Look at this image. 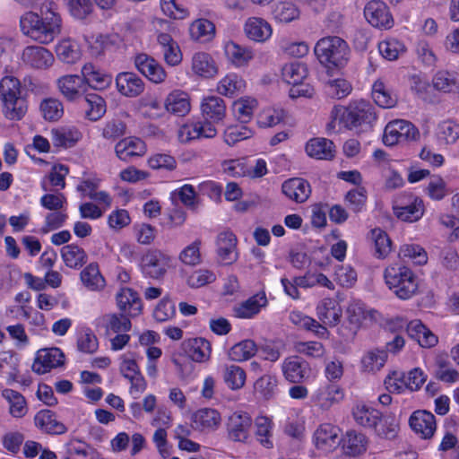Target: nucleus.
I'll return each mask as SVG.
<instances>
[{
	"mask_svg": "<svg viewBox=\"0 0 459 459\" xmlns=\"http://www.w3.org/2000/svg\"><path fill=\"white\" fill-rule=\"evenodd\" d=\"M246 87L245 81L237 74H229L221 79L217 86L220 94L233 97L241 93Z\"/></svg>",
	"mask_w": 459,
	"mask_h": 459,
	"instance_id": "43",
	"label": "nucleus"
},
{
	"mask_svg": "<svg viewBox=\"0 0 459 459\" xmlns=\"http://www.w3.org/2000/svg\"><path fill=\"white\" fill-rule=\"evenodd\" d=\"M0 100L3 114L10 120H20L27 112V101L22 96L20 81L13 76H5L0 81Z\"/></svg>",
	"mask_w": 459,
	"mask_h": 459,
	"instance_id": "4",
	"label": "nucleus"
},
{
	"mask_svg": "<svg viewBox=\"0 0 459 459\" xmlns=\"http://www.w3.org/2000/svg\"><path fill=\"white\" fill-rule=\"evenodd\" d=\"M364 16L368 23L380 30H388L394 25L387 5L379 0H372L366 4Z\"/></svg>",
	"mask_w": 459,
	"mask_h": 459,
	"instance_id": "11",
	"label": "nucleus"
},
{
	"mask_svg": "<svg viewBox=\"0 0 459 459\" xmlns=\"http://www.w3.org/2000/svg\"><path fill=\"white\" fill-rule=\"evenodd\" d=\"M377 310H367L360 300L351 301L346 308V317L338 328V334L345 339H352L366 320H376Z\"/></svg>",
	"mask_w": 459,
	"mask_h": 459,
	"instance_id": "6",
	"label": "nucleus"
},
{
	"mask_svg": "<svg viewBox=\"0 0 459 459\" xmlns=\"http://www.w3.org/2000/svg\"><path fill=\"white\" fill-rule=\"evenodd\" d=\"M343 398L342 390L333 385H328L324 390H320L316 400L318 406L323 410L329 409L333 403L340 402Z\"/></svg>",
	"mask_w": 459,
	"mask_h": 459,
	"instance_id": "56",
	"label": "nucleus"
},
{
	"mask_svg": "<svg viewBox=\"0 0 459 459\" xmlns=\"http://www.w3.org/2000/svg\"><path fill=\"white\" fill-rule=\"evenodd\" d=\"M285 112L281 108H268L260 112L257 124L260 127L267 128L279 125L283 121Z\"/></svg>",
	"mask_w": 459,
	"mask_h": 459,
	"instance_id": "61",
	"label": "nucleus"
},
{
	"mask_svg": "<svg viewBox=\"0 0 459 459\" xmlns=\"http://www.w3.org/2000/svg\"><path fill=\"white\" fill-rule=\"evenodd\" d=\"M368 444L367 436L353 429L347 430L340 440L343 454L351 457L363 455L367 451Z\"/></svg>",
	"mask_w": 459,
	"mask_h": 459,
	"instance_id": "18",
	"label": "nucleus"
},
{
	"mask_svg": "<svg viewBox=\"0 0 459 459\" xmlns=\"http://www.w3.org/2000/svg\"><path fill=\"white\" fill-rule=\"evenodd\" d=\"M281 75L288 84L298 86L307 76V68L302 62H290L282 67Z\"/></svg>",
	"mask_w": 459,
	"mask_h": 459,
	"instance_id": "41",
	"label": "nucleus"
},
{
	"mask_svg": "<svg viewBox=\"0 0 459 459\" xmlns=\"http://www.w3.org/2000/svg\"><path fill=\"white\" fill-rule=\"evenodd\" d=\"M409 82L411 91L420 99L427 100L429 97V88L430 86L427 74L413 71L409 74Z\"/></svg>",
	"mask_w": 459,
	"mask_h": 459,
	"instance_id": "53",
	"label": "nucleus"
},
{
	"mask_svg": "<svg viewBox=\"0 0 459 459\" xmlns=\"http://www.w3.org/2000/svg\"><path fill=\"white\" fill-rule=\"evenodd\" d=\"M326 94L333 99H342L351 91V85L342 78L330 80L325 86Z\"/></svg>",
	"mask_w": 459,
	"mask_h": 459,
	"instance_id": "64",
	"label": "nucleus"
},
{
	"mask_svg": "<svg viewBox=\"0 0 459 459\" xmlns=\"http://www.w3.org/2000/svg\"><path fill=\"white\" fill-rule=\"evenodd\" d=\"M217 255L222 264H231L237 258V238L231 231H223L217 236Z\"/></svg>",
	"mask_w": 459,
	"mask_h": 459,
	"instance_id": "19",
	"label": "nucleus"
},
{
	"mask_svg": "<svg viewBox=\"0 0 459 459\" xmlns=\"http://www.w3.org/2000/svg\"><path fill=\"white\" fill-rule=\"evenodd\" d=\"M387 357L384 350L370 351L361 359L362 368L368 372L379 371L385 366Z\"/></svg>",
	"mask_w": 459,
	"mask_h": 459,
	"instance_id": "58",
	"label": "nucleus"
},
{
	"mask_svg": "<svg viewBox=\"0 0 459 459\" xmlns=\"http://www.w3.org/2000/svg\"><path fill=\"white\" fill-rule=\"evenodd\" d=\"M34 424L42 433L48 435H63L67 431L66 426L57 420L56 412L48 409L36 412Z\"/></svg>",
	"mask_w": 459,
	"mask_h": 459,
	"instance_id": "16",
	"label": "nucleus"
},
{
	"mask_svg": "<svg viewBox=\"0 0 459 459\" xmlns=\"http://www.w3.org/2000/svg\"><path fill=\"white\" fill-rule=\"evenodd\" d=\"M1 395L7 402L8 411L13 418L22 419L28 414V402L20 392L11 388H4L2 390Z\"/></svg>",
	"mask_w": 459,
	"mask_h": 459,
	"instance_id": "28",
	"label": "nucleus"
},
{
	"mask_svg": "<svg viewBox=\"0 0 459 459\" xmlns=\"http://www.w3.org/2000/svg\"><path fill=\"white\" fill-rule=\"evenodd\" d=\"M135 68L153 83H161L167 77L163 66L152 56L145 54H137L134 58Z\"/></svg>",
	"mask_w": 459,
	"mask_h": 459,
	"instance_id": "13",
	"label": "nucleus"
},
{
	"mask_svg": "<svg viewBox=\"0 0 459 459\" xmlns=\"http://www.w3.org/2000/svg\"><path fill=\"white\" fill-rule=\"evenodd\" d=\"M58 58L67 64H74L80 59L81 53L76 44L69 39L62 40L56 48Z\"/></svg>",
	"mask_w": 459,
	"mask_h": 459,
	"instance_id": "62",
	"label": "nucleus"
},
{
	"mask_svg": "<svg viewBox=\"0 0 459 459\" xmlns=\"http://www.w3.org/2000/svg\"><path fill=\"white\" fill-rule=\"evenodd\" d=\"M103 321L107 333H127L132 327L131 320L123 314H108L103 316Z\"/></svg>",
	"mask_w": 459,
	"mask_h": 459,
	"instance_id": "52",
	"label": "nucleus"
},
{
	"mask_svg": "<svg viewBox=\"0 0 459 459\" xmlns=\"http://www.w3.org/2000/svg\"><path fill=\"white\" fill-rule=\"evenodd\" d=\"M258 351L254 340L245 339L234 344L229 351V358L236 362L247 361L253 358Z\"/></svg>",
	"mask_w": 459,
	"mask_h": 459,
	"instance_id": "39",
	"label": "nucleus"
},
{
	"mask_svg": "<svg viewBox=\"0 0 459 459\" xmlns=\"http://www.w3.org/2000/svg\"><path fill=\"white\" fill-rule=\"evenodd\" d=\"M52 143L56 147H73L80 139V133L75 128L61 127L51 131Z\"/></svg>",
	"mask_w": 459,
	"mask_h": 459,
	"instance_id": "47",
	"label": "nucleus"
},
{
	"mask_svg": "<svg viewBox=\"0 0 459 459\" xmlns=\"http://www.w3.org/2000/svg\"><path fill=\"white\" fill-rule=\"evenodd\" d=\"M416 127L409 121L397 119L389 122L384 131L383 142L386 146L416 139Z\"/></svg>",
	"mask_w": 459,
	"mask_h": 459,
	"instance_id": "7",
	"label": "nucleus"
},
{
	"mask_svg": "<svg viewBox=\"0 0 459 459\" xmlns=\"http://www.w3.org/2000/svg\"><path fill=\"white\" fill-rule=\"evenodd\" d=\"M116 85L118 92L127 98L138 97L145 89L142 78L132 72L119 73L116 77Z\"/></svg>",
	"mask_w": 459,
	"mask_h": 459,
	"instance_id": "17",
	"label": "nucleus"
},
{
	"mask_svg": "<svg viewBox=\"0 0 459 459\" xmlns=\"http://www.w3.org/2000/svg\"><path fill=\"white\" fill-rule=\"evenodd\" d=\"M223 378L230 390H239L246 384L247 374L241 367L231 364L225 367Z\"/></svg>",
	"mask_w": 459,
	"mask_h": 459,
	"instance_id": "49",
	"label": "nucleus"
},
{
	"mask_svg": "<svg viewBox=\"0 0 459 459\" xmlns=\"http://www.w3.org/2000/svg\"><path fill=\"white\" fill-rule=\"evenodd\" d=\"M409 425L420 438H430V411L426 410L413 411L410 416Z\"/></svg>",
	"mask_w": 459,
	"mask_h": 459,
	"instance_id": "36",
	"label": "nucleus"
},
{
	"mask_svg": "<svg viewBox=\"0 0 459 459\" xmlns=\"http://www.w3.org/2000/svg\"><path fill=\"white\" fill-rule=\"evenodd\" d=\"M171 257L160 250L150 249L142 257L143 273L153 279L162 277L170 266Z\"/></svg>",
	"mask_w": 459,
	"mask_h": 459,
	"instance_id": "8",
	"label": "nucleus"
},
{
	"mask_svg": "<svg viewBox=\"0 0 459 459\" xmlns=\"http://www.w3.org/2000/svg\"><path fill=\"white\" fill-rule=\"evenodd\" d=\"M61 256L66 266L70 268L82 267L87 261L85 251L78 245L70 244L62 247Z\"/></svg>",
	"mask_w": 459,
	"mask_h": 459,
	"instance_id": "44",
	"label": "nucleus"
},
{
	"mask_svg": "<svg viewBox=\"0 0 459 459\" xmlns=\"http://www.w3.org/2000/svg\"><path fill=\"white\" fill-rule=\"evenodd\" d=\"M182 349L190 359L200 363L207 361L212 353L211 342L202 337L185 340L182 342Z\"/></svg>",
	"mask_w": 459,
	"mask_h": 459,
	"instance_id": "22",
	"label": "nucleus"
},
{
	"mask_svg": "<svg viewBox=\"0 0 459 459\" xmlns=\"http://www.w3.org/2000/svg\"><path fill=\"white\" fill-rule=\"evenodd\" d=\"M82 77L84 80L85 88L88 87L101 91L108 88L112 78L109 74L96 68L92 64L88 63L82 68Z\"/></svg>",
	"mask_w": 459,
	"mask_h": 459,
	"instance_id": "27",
	"label": "nucleus"
},
{
	"mask_svg": "<svg viewBox=\"0 0 459 459\" xmlns=\"http://www.w3.org/2000/svg\"><path fill=\"white\" fill-rule=\"evenodd\" d=\"M62 94L69 100H75L86 91L84 80L77 74L62 76L57 81Z\"/></svg>",
	"mask_w": 459,
	"mask_h": 459,
	"instance_id": "29",
	"label": "nucleus"
},
{
	"mask_svg": "<svg viewBox=\"0 0 459 459\" xmlns=\"http://www.w3.org/2000/svg\"><path fill=\"white\" fill-rule=\"evenodd\" d=\"M62 24L58 5L53 1L42 3L39 14L28 12L20 20L23 34L41 44L52 42L61 33Z\"/></svg>",
	"mask_w": 459,
	"mask_h": 459,
	"instance_id": "1",
	"label": "nucleus"
},
{
	"mask_svg": "<svg viewBox=\"0 0 459 459\" xmlns=\"http://www.w3.org/2000/svg\"><path fill=\"white\" fill-rule=\"evenodd\" d=\"M372 98L377 105L384 108H390L395 106L397 100L382 80H377L372 85Z\"/></svg>",
	"mask_w": 459,
	"mask_h": 459,
	"instance_id": "48",
	"label": "nucleus"
},
{
	"mask_svg": "<svg viewBox=\"0 0 459 459\" xmlns=\"http://www.w3.org/2000/svg\"><path fill=\"white\" fill-rule=\"evenodd\" d=\"M396 217L403 221H416L423 215V202L414 197L412 202L405 205H395L394 207Z\"/></svg>",
	"mask_w": 459,
	"mask_h": 459,
	"instance_id": "40",
	"label": "nucleus"
},
{
	"mask_svg": "<svg viewBox=\"0 0 459 459\" xmlns=\"http://www.w3.org/2000/svg\"><path fill=\"white\" fill-rule=\"evenodd\" d=\"M23 62L37 69H46L52 65L54 56L47 48L39 46H29L22 51Z\"/></svg>",
	"mask_w": 459,
	"mask_h": 459,
	"instance_id": "23",
	"label": "nucleus"
},
{
	"mask_svg": "<svg viewBox=\"0 0 459 459\" xmlns=\"http://www.w3.org/2000/svg\"><path fill=\"white\" fill-rule=\"evenodd\" d=\"M318 61L327 68L343 67L350 56V48L340 37H325L317 41L314 48Z\"/></svg>",
	"mask_w": 459,
	"mask_h": 459,
	"instance_id": "5",
	"label": "nucleus"
},
{
	"mask_svg": "<svg viewBox=\"0 0 459 459\" xmlns=\"http://www.w3.org/2000/svg\"><path fill=\"white\" fill-rule=\"evenodd\" d=\"M221 420L219 411L211 408L199 409L192 416L194 427L199 430L213 429Z\"/></svg>",
	"mask_w": 459,
	"mask_h": 459,
	"instance_id": "35",
	"label": "nucleus"
},
{
	"mask_svg": "<svg viewBox=\"0 0 459 459\" xmlns=\"http://www.w3.org/2000/svg\"><path fill=\"white\" fill-rule=\"evenodd\" d=\"M273 14L276 21L288 23L298 19L300 12L291 2H280L275 5Z\"/></svg>",
	"mask_w": 459,
	"mask_h": 459,
	"instance_id": "60",
	"label": "nucleus"
},
{
	"mask_svg": "<svg viewBox=\"0 0 459 459\" xmlns=\"http://www.w3.org/2000/svg\"><path fill=\"white\" fill-rule=\"evenodd\" d=\"M165 108L175 116H186L191 108L188 94L179 90L171 91L165 100Z\"/></svg>",
	"mask_w": 459,
	"mask_h": 459,
	"instance_id": "31",
	"label": "nucleus"
},
{
	"mask_svg": "<svg viewBox=\"0 0 459 459\" xmlns=\"http://www.w3.org/2000/svg\"><path fill=\"white\" fill-rule=\"evenodd\" d=\"M332 117L347 129L360 127L366 130L372 126V123L377 119V114L370 102L360 100L351 102L347 107H335L332 111Z\"/></svg>",
	"mask_w": 459,
	"mask_h": 459,
	"instance_id": "3",
	"label": "nucleus"
},
{
	"mask_svg": "<svg viewBox=\"0 0 459 459\" xmlns=\"http://www.w3.org/2000/svg\"><path fill=\"white\" fill-rule=\"evenodd\" d=\"M115 152L119 160L131 161L134 158L144 154L145 144L139 138L127 137L122 139L116 144Z\"/></svg>",
	"mask_w": 459,
	"mask_h": 459,
	"instance_id": "25",
	"label": "nucleus"
},
{
	"mask_svg": "<svg viewBox=\"0 0 459 459\" xmlns=\"http://www.w3.org/2000/svg\"><path fill=\"white\" fill-rule=\"evenodd\" d=\"M86 102V117L91 121H97L106 113V102L102 97L97 94H88L84 97Z\"/></svg>",
	"mask_w": 459,
	"mask_h": 459,
	"instance_id": "54",
	"label": "nucleus"
},
{
	"mask_svg": "<svg viewBox=\"0 0 459 459\" xmlns=\"http://www.w3.org/2000/svg\"><path fill=\"white\" fill-rule=\"evenodd\" d=\"M399 257L401 259H410L415 264H425L428 262V253L417 244H406L400 247Z\"/></svg>",
	"mask_w": 459,
	"mask_h": 459,
	"instance_id": "59",
	"label": "nucleus"
},
{
	"mask_svg": "<svg viewBox=\"0 0 459 459\" xmlns=\"http://www.w3.org/2000/svg\"><path fill=\"white\" fill-rule=\"evenodd\" d=\"M189 34L195 41L209 42L215 36V25L207 19H197L191 23Z\"/></svg>",
	"mask_w": 459,
	"mask_h": 459,
	"instance_id": "37",
	"label": "nucleus"
},
{
	"mask_svg": "<svg viewBox=\"0 0 459 459\" xmlns=\"http://www.w3.org/2000/svg\"><path fill=\"white\" fill-rule=\"evenodd\" d=\"M282 193L291 201L296 203L305 202L311 194L309 183L299 178H290L281 186Z\"/></svg>",
	"mask_w": 459,
	"mask_h": 459,
	"instance_id": "26",
	"label": "nucleus"
},
{
	"mask_svg": "<svg viewBox=\"0 0 459 459\" xmlns=\"http://www.w3.org/2000/svg\"><path fill=\"white\" fill-rule=\"evenodd\" d=\"M333 143L325 138H315L306 145L308 156L317 160H331L334 156Z\"/></svg>",
	"mask_w": 459,
	"mask_h": 459,
	"instance_id": "34",
	"label": "nucleus"
},
{
	"mask_svg": "<svg viewBox=\"0 0 459 459\" xmlns=\"http://www.w3.org/2000/svg\"><path fill=\"white\" fill-rule=\"evenodd\" d=\"M390 324H395L400 327L406 325L407 333L412 340L423 348H430V330L420 320L414 319L406 323L403 318L396 317Z\"/></svg>",
	"mask_w": 459,
	"mask_h": 459,
	"instance_id": "24",
	"label": "nucleus"
},
{
	"mask_svg": "<svg viewBox=\"0 0 459 459\" xmlns=\"http://www.w3.org/2000/svg\"><path fill=\"white\" fill-rule=\"evenodd\" d=\"M382 412L365 403H358L352 409L355 422L368 429H374L381 420Z\"/></svg>",
	"mask_w": 459,
	"mask_h": 459,
	"instance_id": "32",
	"label": "nucleus"
},
{
	"mask_svg": "<svg viewBox=\"0 0 459 459\" xmlns=\"http://www.w3.org/2000/svg\"><path fill=\"white\" fill-rule=\"evenodd\" d=\"M116 299L119 310L129 316L134 317L142 313L143 302L134 289H120Z\"/></svg>",
	"mask_w": 459,
	"mask_h": 459,
	"instance_id": "21",
	"label": "nucleus"
},
{
	"mask_svg": "<svg viewBox=\"0 0 459 459\" xmlns=\"http://www.w3.org/2000/svg\"><path fill=\"white\" fill-rule=\"evenodd\" d=\"M247 36L256 42H264L272 35L271 25L264 19L257 17L249 18L245 24Z\"/></svg>",
	"mask_w": 459,
	"mask_h": 459,
	"instance_id": "33",
	"label": "nucleus"
},
{
	"mask_svg": "<svg viewBox=\"0 0 459 459\" xmlns=\"http://www.w3.org/2000/svg\"><path fill=\"white\" fill-rule=\"evenodd\" d=\"M405 381V373L394 370L385 377L384 385L389 393L400 394L407 392Z\"/></svg>",
	"mask_w": 459,
	"mask_h": 459,
	"instance_id": "63",
	"label": "nucleus"
},
{
	"mask_svg": "<svg viewBox=\"0 0 459 459\" xmlns=\"http://www.w3.org/2000/svg\"><path fill=\"white\" fill-rule=\"evenodd\" d=\"M200 108L204 121H189L181 126L178 132L180 143L216 136L215 125L222 122L226 117L225 101L218 96H207L202 100Z\"/></svg>",
	"mask_w": 459,
	"mask_h": 459,
	"instance_id": "2",
	"label": "nucleus"
},
{
	"mask_svg": "<svg viewBox=\"0 0 459 459\" xmlns=\"http://www.w3.org/2000/svg\"><path fill=\"white\" fill-rule=\"evenodd\" d=\"M281 371L284 378L292 384L306 382L311 373L309 363L299 355L289 356L281 364Z\"/></svg>",
	"mask_w": 459,
	"mask_h": 459,
	"instance_id": "9",
	"label": "nucleus"
},
{
	"mask_svg": "<svg viewBox=\"0 0 459 459\" xmlns=\"http://www.w3.org/2000/svg\"><path fill=\"white\" fill-rule=\"evenodd\" d=\"M316 312L319 321L329 327L337 326L342 316L340 302L333 298L322 299L316 305Z\"/></svg>",
	"mask_w": 459,
	"mask_h": 459,
	"instance_id": "15",
	"label": "nucleus"
},
{
	"mask_svg": "<svg viewBox=\"0 0 459 459\" xmlns=\"http://www.w3.org/2000/svg\"><path fill=\"white\" fill-rule=\"evenodd\" d=\"M378 50L385 59L394 61L405 53L406 47L401 40L389 38L378 44Z\"/></svg>",
	"mask_w": 459,
	"mask_h": 459,
	"instance_id": "51",
	"label": "nucleus"
},
{
	"mask_svg": "<svg viewBox=\"0 0 459 459\" xmlns=\"http://www.w3.org/2000/svg\"><path fill=\"white\" fill-rule=\"evenodd\" d=\"M77 349L82 353L92 354L99 349V341L90 327H82L76 333Z\"/></svg>",
	"mask_w": 459,
	"mask_h": 459,
	"instance_id": "46",
	"label": "nucleus"
},
{
	"mask_svg": "<svg viewBox=\"0 0 459 459\" xmlns=\"http://www.w3.org/2000/svg\"><path fill=\"white\" fill-rule=\"evenodd\" d=\"M436 136L441 143H455L459 138V125L451 120L443 121L437 127Z\"/></svg>",
	"mask_w": 459,
	"mask_h": 459,
	"instance_id": "57",
	"label": "nucleus"
},
{
	"mask_svg": "<svg viewBox=\"0 0 459 459\" xmlns=\"http://www.w3.org/2000/svg\"><path fill=\"white\" fill-rule=\"evenodd\" d=\"M432 87L443 92L459 91V75L447 71H439L432 78Z\"/></svg>",
	"mask_w": 459,
	"mask_h": 459,
	"instance_id": "45",
	"label": "nucleus"
},
{
	"mask_svg": "<svg viewBox=\"0 0 459 459\" xmlns=\"http://www.w3.org/2000/svg\"><path fill=\"white\" fill-rule=\"evenodd\" d=\"M251 425L252 418L247 412L232 413L227 422L228 437L234 442H246L249 437Z\"/></svg>",
	"mask_w": 459,
	"mask_h": 459,
	"instance_id": "14",
	"label": "nucleus"
},
{
	"mask_svg": "<svg viewBox=\"0 0 459 459\" xmlns=\"http://www.w3.org/2000/svg\"><path fill=\"white\" fill-rule=\"evenodd\" d=\"M255 437L256 440L267 449L273 447L272 439L273 422L265 416H259L255 419Z\"/></svg>",
	"mask_w": 459,
	"mask_h": 459,
	"instance_id": "42",
	"label": "nucleus"
},
{
	"mask_svg": "<svg viewBox=\"0 0 459 459\" xmlns=\"http://www.w3.org/2000/svg\"><path fill=\"white\" fill-rule=\"evenodd\" d=\"M192 70L197 75L211 78L217 74V67L212 56L204 52H197L192 57Z\"/></svg>",
	"mask_w": 459,
	"mask_h": 459,
	"instance_id": "38",
	"label": "nucleus"
},
{
	"mask_svg": "<svg viewBox=\"0 0 459 459\" xmlns=\"http://www.w3.org/2000/svg\"><path fill=\"white\" fill-rule=\"evenodd\" d=\"M369 238L374 242L376 255L378 258H384L390 253L392 242L385 231L375 228L370 230Z\"/></svg>",
	"mask_w": 459,
	"mask_h": 459,
	"instance_id": "55",
	"label": "nucleus"
},
{
	"mask_svg": "<svg viewBox=\"0 0 459 459\" xmlns=\"http://www.w3.org/2000/svg\"><path fill=\"white\" fill-rule=\"evenodd\" d=\"M278 380L276 376L264 374L259 377L254 383L255 393L264 400L273 398L277 391Z\"/></svg>",
	"mask_w": 459,
	"mask_h": 459,
	"instance_id": "50",
	"label": "nucleus"
},
{
	"mask_svg": "<svg viewBox=\"0 0 459 459\" xmlns=\"http://www.w3.org/2000/svg\"><path fill=\"white\" fill-rule=\"evenodd\" d=\"M341 429L331 423L320 424L314 433V445L325 453L333 452L340 446Z\"/></svg>",
	"mask_w": 459,
	"mask_h": 459,
	"instance_id": "12",
	"label": "nucleus"
},
{
	"mask_svg": "<svg viewBox=\"0 0 459 459\" xmlns=\"http://www.w3.org/2000/svg\"><path fill=\"white\" fill-rule=\"evenodd\" d=\"M65 364V354L57 347L41 349L37 351L32 370L39 375L50 372Z\"/></svg>",
	"mask_w": 459,
	"mask_h": 459,
	"instance_id": "10",
	"label": "nucleus"
},
{
	"mask_svg": "<svg viewBox=\"0 0 459 459\" xmlns=\"http://www.w3.org/2000/svg\"><path fill=\"white\" fill-rule=\"evenodd\" d=\"M384 277L388 287H405L406 283H414V274L411 270L400 264L388 266L385 270Z\"/></svg>",
	"mask_w": 459,
	"mask_h": 459,
	"instance_id": "30",
	"label": "nucleus"
},
{
	"mask_svg": "<svg viewBox=\"0 0 459 459\" xmlns=\"http://www.w3.org/2000/svg\"><path fill=\"white\" fill-rule=\"evenodd\" d=\"M267 305L266 294L262 289L255 295L241 302L233 308V315L237 318L250 319L256 316L262 307Z\"/></svg>",
	"mask_w": 459,
	"mask_h": 459,
	"instance_id": "20",
	"label": "nucleus"
}]
</instances>
